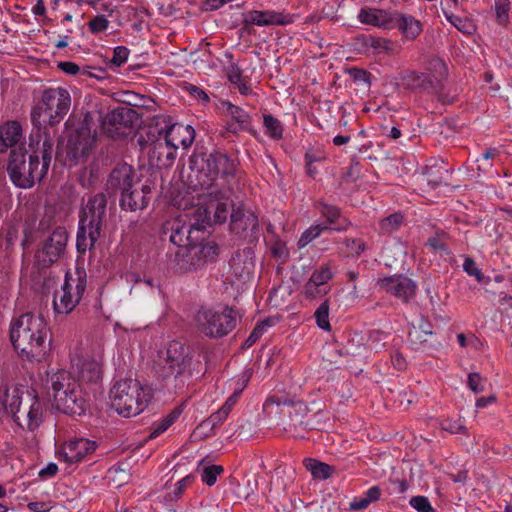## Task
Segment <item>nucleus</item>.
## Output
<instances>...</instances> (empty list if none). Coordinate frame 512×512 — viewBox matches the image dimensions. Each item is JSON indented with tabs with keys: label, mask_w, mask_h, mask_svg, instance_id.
Here are the masks:
<instances>
[{
	"label": "nucleus",
	"mask_w": 512,
	"mask_h": 512,
	"mask_svg": "<svg viewBox=\"0 0 512 512\" xmlns=\"http://www.w3.org/2000/svg\"><path fill=\"white\" fill-rule=\"evenodd\" d=\"M133 168L128 164H122L112 170L107 180V187L113 191L120 190L121 195L135 185L133 181Z\"/></svg>",
	"instance_id": "24"
},
{
	"label": "nucleus",
	"mask_w": 512,
	"mask_h": 512,
	"mask_svg": "<svg viewBox=\"0 0 512 512\" xmlns=\"http://www.w3.org/2000/svg\"><path fill=\"white\" fill-rule=\"evenodd\" d=\"M107 197L100 192L90 195L79 215L76 247L79 253L91 250L101 237L107 221Z\"/></svg>",
	"instance_id": "4"
},
{
	"label": "nucleus",
	"mask_w": 512,
	"mask_h": 512,
	"mask_svg": "<svg viewBox=\"0 0 512 512\" xmlns=\"http://www.w3.org/2000/svg\"><path fill=\"white\" fill-rule=\"evenodd\" d=\"M190 364L188 348L178 341L169 342L152 360L153 371L163 380L178 379L188 372Z\"/></svg>",
	"instance_id": "10"
},
{
	"label": "nucleus",
	"mask_w": 512,
	"mask_h": 512,
	"mask_svg": "<svg viewBox=\"0 0 512 512\" xmlns=\"http://www.w3.org/2000/svg\"><path fill=\"white\" fill-rule=\"evenodd\" d=\"M343 244L347 248L348 255L353 257H359L366 249L363 240L358 238H346Z\"/></svg>",
	"instance_id": "49"
},
{
	"label": "nucleus",
	"mask_w": 512,
	"mask_h": 512,
	"mask_svg": "<svg viewBox=\"0 0 512 512\" xmlns=\"http://www.w3.org/2000/svg\"><path fill=\"white\" fill-rule=\"evenodd\" d=\"M0 403L23 429L34 431L42 422L43 406L34 391L18 387L6 388L0 396Z\"/></svg>",
	"instance_id": "5"
},
{
	"label": "nucleus",
	"mask_w": 512,
	"mask_h": 512,
	"mask_svg": "<svg viewBox=\"0 0 512 512\" xmlns=\"http://www.w3.org/2000/svg\"><path fill=\"white\" fill-rule=\"evenodd\" d=\"M153 182L146 180L145 182L136 181L135 185L124 192L120 198V206L124 210L136 211L147 207L152 193Z\"/></svg>",
	"instance_id": "18"
},
{
	"label": "nucleus",
	"mask_w": 512,
	"mask_h": 512,
	"mask_svg": "<svg viewBox=\"0 0 512 512\" xmlns=\"http://www.w3.org/2000/svg\"><path fill=\"white\" fill-rule=\"evenodd\" d=\"M351 79L356 83H363L367 87L371 86V73L361 68H351L348 70Z\"/></svg>",
	"instance_id": "52"
},
{
	"label": "nucleus",
	"mask_w": 512,
	"mask_h": 512,
	"mask_svg": "<svg viewBox=\"0 0 512 512\" xmlns=\"http://www.w3.org/2000/svg\"><path fill=\"white\" fill-rule=\"evenodd\" d=\"M89 28L92 33H99L108 28L109 21L106 19L104 15H99L93 18L89 22Z\"/></svg>",
	"instance_id": "57"
},
{
	"label": "nucleus",
	"mask_w": 512,
	"mask_h": 512,
	"mask_svg": "<svg viewBox=\"0 0 512 512\" xmlns=\"http://www.w3.org/2000/svg\"><path fill=\"white\" fill-rule=\"evenodd\" d=\"M463 270L468 275L475 277L479 283L487 284L488 281L490 280L489 277L484 276L481 269L478 268L475 261L470 257L465 258L463 263Z\"/></svg>",
	"instance_id": "46"
},
{
	"label": "nucleus",
	"mask_w": 512,
	"mask_h": 512,
	"mask_svg": "<svg viewBox=\"0 0 512 512\" xmlns=\"http://www.w3.org/2000/svg\"><path fill=\"white\" fill-rule=\"evenodd\" d=\"M223 472V467L221 465H212L204 467L201 478L204 483L208 486H212L215 484L218 475Z\"/></svg>",
	"instance_id": "50"
},
{
	"label": "nucleus",
	"mask_w": 512,
	"mask_h": 512,
	"mask_svg": "<svg viewBox=\"0 0 512 512\" xmlns=\"http://www.w3.org/2000/svg\"><path fill=\"white\" fill-rule=\"evenodd\" d=\"M317 326L325 331L331 330V325L329 322V302L325 300L320 306L316 309L314 314Z\"/></svg>",
	"instance_id": "44"
},
{
	"label": "nucleus",
	"mask_w": 512,
	"mask_h": 512,
	"mask_svg": "<svg viewBox=\"0 0 512 512\" xmlns=\"http://www.w3.org/2000/svg\"><path fill=\"white\" fill-rule=\"evenodd\" d=\"M102 120L103 113L100 110L95 109L87 112L84 115V119L78 133L87 139L94 140L98 126L102 129Z\"/></svg>",
	"instance_id": "30"
},
{
	"label": "nucleus",
	"mask_w": 512,
	"mask_h": 512,
	"mask_svg": "<svg viewBox=\"0 0 512 512\" xmlns=\"http://www.w3.org/2000/svg\"><path fill=\"white\" fill-rule=\"evenodd\" d=\"M445 17L449 23H451L456 29H458L460 32L465 34H472L474 33L476 27L468 18L460 17L458 15H455L453 13H447L444 12Z\"/></svg>",
	"instance_id": "39"
},
{
	"label": "nucleus",
	"mask_w": 512,
	"mask_h": 512,
	"mask_svg": "<svg viewBox=\"0 0 512 512\" xmlns=\"http://www.w3.org/2000/svg\"><path fill=\"white\" fill-rule=\"evenodd\" d=\"M137 119V112L129 107H118L104 117L102 120V131L110 137L123 134L122 128H129Z\"/></svg>",
	"instance_id": "17"
},
{
	"label": "nucleus",
	"mask_w": 512,
	"mask_h": 512,
	"mask_svg": "<svg viewBox=\"0 0 512 512\" xmlns=\"http://www.w3.org/2000/svg\"><path fill=\"white\" fill-rule=\"evenodd\" d=\"M265 133L273 139L282 138L283 127L281 122L274 116L267 114L263 117Z\"/></svg>",
	"instance_id": "42"
},
{
	"label": "nucleus",
	"mask_w": 512,
	"mask_h": 512,
	"mask_svg": "<svg viewBox=\"0 0 512 512\" xmlns=\"http://www.w3.org/2000/svg\"><path fill=\"white\" fill-rule=\"evenodd\" d=\"M29 146L32 153L28 161L21 148L13 149L7 168L11 181L24 189L32 187L47 174L53 154V139L49 133L39 129L31 134Z\"/></svg>",
	"instance_id": "1"
},
{
	"label": "nucleus",
	"mask_w": 512,
	"mask_h": 512,
	"mask_svg": "<svg viewBox=\"0 0 512 512\" xmlns=\"http://www.w3.org/2000/svg\"><path fill=\"white\" fill-rule=\"evenodd\" d=\"M342 222H343V224H339L334 227H330L328 225L319 224V223H315V224L311 225L309 228H307L301 234V236L298 240V247L299 248L306 247L310 242H312L314 239L318 238L326 230H335V231L340 232V231L346 230L348 227H350L352 225V223L347 219H343Z\"/></svg>",
	"instance_id": "28"
},
{
	"label": "nucleus",
	"mask_w": 512,
	"mask_h": 512,
	"mask_svg": "<svg viewBox=\"0 0 512 512\" xmlns=\"http://www.w3.org/2000/svg\"><path fill=\"white\" fill-rule=\"evenodd\" d=\"M68 242V233L64 227H57L45 240L43 247L36 253V261L42 267H49L64 254Z\"/></svg>",
	"instance_id": "13"
},
{
	"label": "nucleus",
	"mask_w": 512,
	"mask_h": 512,
	"mask_svg": "<svg viewBox=\"0 0 512 512\" xmlns=\"http://www.w3.org/2000/svg\"><path fill=\"white\" fill-rule=\"evenodd\" d=\"M241 315L238 311L233 309H228L226 307V334L229 330H232L236 327L238 321H240Z\"/></svg>",
	"instance_id": "60"
},
{
	"label": "nucleus",
	"mask_w": 512,
	"mask_h": 512,
	"mask_svg": "<svg viewBox=\"0 0 512 512\" xmlns=\"http://www.w3.org/2000/svg\"><path fill=\"white\" fill-rule=\"evenodd\" d=\"M219 254V247L213 241L204 242V233L200 241H195L182 256L188 257L191 268H198L212 262Z\"/></svg>",
	"instance_id": "20"
},
{
	"label": "nucleus",
	"mask_w": 512,
	"mask_h": 512,
	"mask_svg": "<svg viewBox=\"0 0 512 512\" xmlns=\"http://www.w3.org/2000/svg\"><path fill=\"white\" fill-rule=\"evenodd\" d=\"M102 350L97 359H83L78 364V376L81 381L97 383L102 377Z\"/></svg>",
	"instance_id": "27"
},
{
	"label": "nucleus",
	"mask_w": 512,
	"mask_h": 512,
	"mask_svg": "<svg viewBox=\"0 0 512 512\" xmlns=\"http://www.w3.org/2000/svg\"><path fill=\"white\" fill-rule=\"evenodd\" d=\"M230 491L235 499H243L248 496V491L245 487H243L237 477L230 476L229 478Z\"/></svg>",
	"instance_id": "53"
},
{
	"label": "nucleus",
	"mask_w": 512,
	"mask_h": 512,
	"mask_svg": "<svg viewBox=\"0 0 512 512\" xmlns=\"http://www.w3.org/2000/svg\"><path fill=\"white\" fill-rule=\"evenodd\" d=\"M50 383L58 410L71 415H82L86 411L88 404L82 395L80 384L69 372L57 371L51 375Z\"/></svg>",
	"instance_id": "8"
},
{
	"label": "nucleus",
	"mask_w": 512,
	"mask_h": 512,
	"mask_svg": "<svg viewBox=\"0 0 512 512\" xmlns=\"http://www.w3.org/2000/svg\"><path fill=\"white\" fill-rule=\"evenodd\" d=\"M22 136V128L16 121H11L0 127V153L17 144Z\"/></svg>",
	"instance_id": "29"
},
{
	"label": "nucleus",
	"mask_w": 512,
	"mask_h": 512,
	"mask_svg": "<svg viewBox=\"0 0 512 512\" xmlns=\"http://www.w3.org/2000/svg\"><path fill=\"white\" fill-rule=\"evenodd\" d=\"M442 428L446 431H449L453 434H465L466 427L461 423V421L456 420H446L442 423Z\"/></svg>",
	"instance_id": "59"
},
{
	"label": "nucleus",
	"mask_w": 512,
	"mask_h": 512,
	"mask_svg": "<svg viewBox=\"0 0 512 512\" xmlns=\"http://www.w3.org/2000/svg\"><path fill=\"white\" fill-rule=\"evenodd\" d=\"M151 397L149 388L131 378L117 381L110 391L111 407L124 417L140 414L147 407Z\"/></svg>",
	"instance_id": "7"
},
{
	"label": "nucleus",
	"mask_w": 512,
	"mask_h": 512,
	"mask_svg": "<svg viewBox=\"0 0 512 512\" xmlns=\"http://www.w3.org/2000/svg\"><path fill=\"white\" fill-rule=\"evenodd\" d=\"M426 67L428 70L427 74L432 77L436 86L440 85V83L446 78L448 74L446 63L439 57H432L429 59Z\"/></svg>",
	"instance_id": "35"
},
{
	"label": "nucleus",
	"mask_w": 512,
	"mask_h": 512,
	"mask_svg": "<svg viewBox=\"0 0 512 512\" xmlns=\"http://www.w3.org/2000/svg\"><path fill=\"white\" fill-rule=\"evenodd\" d=\"M333 277V273L331 267L329 265H322L319 269L315 270L310 279H312V283L317 284L318 286H323Z\"/></svg>",
	"instance_id": "48"
},
{
	"label": "nucleus",
	"mask_w": 512,
	"mask_h": 512,
	"mask_svg": "<svg viewBox=\"0 0 512 512\" xmlns=\"http://www.w3.org/2000/svg\"><path fill=\"white\" fill-rule=\"evenodd\" d=\"M250 123V116L242 108L226 101V131L238 133Z\"/></svg>",
	"instance_id": "26"
},
{
	"label": "nucleus",
	"mask_w": 512,
	"mask_h": 512,
	"mask_svg": "<svg viewBox=\"0 0 512 512\" xmlns=\"http://www.w3.org/2000/svg\"><path fill=\"white\" fill-rule=\"evenodd\" d=\"M496 19L499 24H506L509 19L510 1L494 0Z\"/></svg>",
	"instance_id": "47"
},
{
	"label": "nucleus",
	"mask_w": 512,
	"mask_h": 512,
	"mask_svg": "<svg viewBox=\"0 0 512 512\" xmlns=\"http://www.w3.org/2000/svg\"><path fill=\"white\" fill-rule=\"evenodd\" d=\"M244 21L257 26L288 25L294 22V16L274 10H252L245 14Z\"/></svg>",
	"instance_id": "22"
},
{
	"label": "nucleus",
	"mask_w": 512,
	"mask_h": 512,
	"mask_svg": "<svg viewBox=\"0 0 512 512\" xmlns=\"http://www.w3.org/2000/svg\"><path fill=\"white\" fill-rule=\"evenodd\" d=\"M317 208L322 217L325 218L328 226L335 224L338 219H340L341 212L340 209L333 205H328L324 202H319L317 204Z\"/></svg>",
	"instance_id": "45"
},
{
	"label": "nucleus",
	"mask_w": 512,
	"mask_h": 512,
	"mask_svg": "<svg viewBox=\"0 0 512 512\" xmlns=\"http://www.w3.org/2000/svg\"><path fill=\"white\" fill-rule=\"evenodd\" d=\"M197 329L208 337L224 335L223 313L210 308H202L195 317Z\"/></svg>",
	"instance_id": "21"
},
{
	"label": "nucleus",
	"mask_w": 512,
	"mask_h": 512,
	"mask_svg": "<svg viewBox=\"0 0 512 512\" xmlns=\"http://www.w3.org/2000/svg\"><path fill=\"white\" fill-rule=\"evenodd\" d=\"M50 329L41 315L24 313L10 324V340L22 360L41 361L50 350Z\"/></svg>",
	"instance_id": "2"
},
{
	"label": "nucleus",
	"mask_w": 512,
	"mask_h": 512,
	"mask_svg": "<svg viewBox=\"0 0 512 512\" xmlns=\"http://www.w3.org/2000/svg\"><path fill=\"white\" fill-rule=\"evenodd\" d=\"M181 410L176 408L172 410L166 417H164L159 424H157L149 435L150 439L158 437L161 433L166 431L180 416Z\"/></svg>",
	"instance_id": "43"
},
{
	"label": "nucleus",
	"mask_w": 512,
	"mask_h": 512,
	"mask_svg": "<svg viewBox=\"0 0 512 512\" xmlns=\"http://www.w3.org/2000/svg\"><path fill=\"white\" fill-rule=\"evenodd\" d=\"M272 325L273 322L269 318L261 322H258L254 329L252 330V332L250 333L249 337L242 344L241 348L246 349L251 347L266 332L267 328L271 327Z\"/></svg>",
	"instance_id": "41"
},
{
	"label": "nucleus",
	"mask_w": 512,
	"mask_h": 512,
	"mask_svg": "<svg viewBox=\"0 0 512 512\" xmlns=\"http://www.w3.org/2000/svg\"><path fill=\"white\" fill-rule=\"evenodd\" d=\"M223 213L224 208L221 203L193 207L186 213L189 223L180 218L174 219L165 224L164 234H168L170 242L186 252L195 241L202 239V234L207 227L213 223L223 222Z\"/></svg>",
	"instance_id": "3"
},
{
	"label": "nucleus",
	"mask_w": 512,
	"mask_h": 512,
	"mask_svg": "<svg viewBox=\"0 0 512 512\" xmlns=\"http://www.w3.org/2000/svg\"><path fill=\"white\" fill-rule=\"evenodd\" d=\"M394 27L399 30L408 39H415L422 31L421 23L412 16H404L395 12Z\"/></svg>",
	"instance_id": "33"
},
{
	"label": "nucleus",
	"mask_w": 512,
	"mask_h": 512,
	"mask_svg": "<svg viewBox=\"0 0 512 512\" xmlns=\"http://www.w3.org/2000/svg\"><path fill=\"white\" fill-rule=\"evenodd\" d=\"M58 67L65 73L69 74V75H76L79 70H80V67L74 63V62H70V61H66V62H60L58 64Z\"/></svg>",
	"instance_id": "64"
},
{
	"label": "nucleus",
	"mask_w": 512,
	"mask_h": 512,
	"mask_svg": "<svg viewBox=\"0 0 512 512\" xmlns=\"http://www.w3.org/2000/svg\"><path fill=\"white\" fill-rule=\"evenodd\" d=\"M71 106V97L65 88H49L42 94L41 105L34 108L31 112V120L36 127L48 133L46 127L42 128V123L48 121L53 126L59 123L69 112Z\"/></svg>",
	"instance_id": "9"
},
{
	"label": "nucleus",
	"mask_w": 512,
	"mask_h": 512,
	"mask_svg": "<svg viewBox=\"0 0 512 512\" xmlns=\"http://www.w3.org/2000/svg\"><path fill=\"white\" fill-rule=\"evenodd\" d=\"M250 379L251 372L244 370L238 376L228 380L226 389L229 391V396L226 398V415L237 405Z\"/></svg>",
	"instance_id": "25"
},
{
	"label": "nucleus",
	"mask_w": 512,
	"mask_h": 512,
	"mask_svg": "<svg viewBox=\"0 0 512 512\" xmlns=\"http://www.w3.org/2000/svg\"><path fill=\"white\" fill-rule=\"evenodd\" d=\"M406 83L412 89H433L437 86L430 75L423 72H410L406 76Z\"/></svg>",
	"instance_id": "36"
},
{
	"label": "nucleus",
	"mask_w": 512,
	"mask_h": 512,
	"mask_svg": "<svg viewBox=\"0 0 512 512\" xmlns=\"http://www.w3.org/2000/svg\"><path fill=\"white\" fill-rule=\"evenodd\" d=\"M86 273L76 269L75 272H67L61 290L54 296L53 306L57 313L68 314L80 302L86 289Z\"/></svg>",
	"instance_id": "11"
},
{
	"label": "nucleus",
	"mask_w": 512,
	"mask_h": 512,
	"mask_svg": "<svg viewBox=\"0 0 512 512\" xmlns=\"http://www.w3.org/2000/svg\"><path fill=\"white\" fill-rule=\"evenodd\" d=\"M410 505L418 512H433V507L425 496L412 497L410 499Z\"/></svg>",
	"instance_id": "54"
},
{
	"label": "nucleus",
	"mask_w": 512,
	"mask_h": 512,
	"mask_svg": "<svg viewBox=\"0 0 512 512\" xmlns=\"http://www.w3.org/2000/svg\"><path fill=\"white\" fill-rule=\"evenodd\" d=\"M186 90L189 92V94L191 96H193L194 98H197L199 100H202L203 102H207L208 101V95L205 93V91H203L201 88L193 85V84H188L186 86Z\"/></svg>",
	"instance_id": "62"
},
{
	"label": "nucleus",
	"mask_w": 512,
	"mask_h": 512,
	"mask_svg": "<svg viewBox=\"0 0 512 512\" xmlns=\"http://www.w3.org/2000/svg\"><path fill=\"white\" fill-rule=\"evenodd\" d=\"M327 290L322 289L321 286H318L317 284L312 283V279L309 278V280L304 285V294L307 298H315L317 296H320L321 294H326Z\"/></svg>",
	"instance_id": "58"
},
{
	"label": "nucleus",
	"mask_w": 512,
	"mask_h": 512,
	"mask_svg": "<svg viewBox=\"0 0 512 512\" xmlns=\"http://www.w3.org/2000/svg\"><path fill=\"white\" fill-rule=\"evenodd\" d=\"M391 363L395 369L402 371L406 369L407 363L403 355L399 351H394L391 354Z\"/></svg>",
	"instance_id": "61"
},
{
	"label": "nucleus",
	"mask_w": 512,
	"mask_h": 512,
	"mask_svg": "<svg viewBox=\"0 0 512 512\" xmlns=\"http://www.w3.org/2000/svg\"><path fill=\"white\" fill-rule=\"evenodd\" d=\"M160 121L165 124V127L161 128L158 132L162 133L163 137L176 149V151L179 146H182L184 149L191 146L195 138V131L191 126L171 123L169 116L158 117L157 125Z\"/></svg>",
	"instance_id": "14"
},
{
	"label": "nucleus",
	"mask_w": 512,
	"mask_h": 512,
	"mask_svg": "<svg viewBox=\"0 0 512 512\" xmlns=\"http://www.w3.org/2000/svg\"><path fill=\"white\" fill-rule=\"evenodd\" d=\"M235 198L237 201L231 200L229 231L236 237L245 239L252 236L258 228V217L238 194Z\"/></svg>",
	"instance_id": "12"
},
{
	"label": "nucleus",
	"mask_w": 512,
	"mask_h": 512,
	"mask_svg": "<svg viewBox=\"0 0 512 512\" xmlns=\"http://www.w3.org/2000/svg\"><path fill=\"white\" fill-rule=\"evenodd\" d=\"M224 156L220 152L210 153L208 155L195 156L190 161L189 172L185 176V184L189 189H205L208 195L214 200L210 201L214 205L222 202L223 193L220 190H214L216 180L220 173V165ZM184 178V175H182Z\"/></svg>",
	"instance_id": "6"
},
{
	"label": "nucleus",
	"mask_w": 512,
	"mask_h": 512,
	"mask_svg": "<svg viewBox=\"0 0 512 512\" xmlns=\"http://www.w3.org/2000/svg\"><path fill=\"white\" fill-rule=\"evenodd\" d=\"M403 221V216L401 214L395 213L391 214L388 217L381 220L380 225L381 229L387 233H391L398 229Z\"/></svg>",
	"instance_id": "51"
},
{
	"label": "nucleus",
	"mask_w": 512,
	"mask_h": 512,
	"mask_svg": "<svg viewBox=\"0 0 512 512\" xmlns=\"http://www.w3.org/2000/svg\"><path fill=\"white\" fill-rule=\"evenodd\" d=\"M145 149L147 150L148 162L152 167L167 169L174 164L177 151L168 143L162 133L158 132V137L147 143Z\"/></svg>",
	"instance_id": "16"
},
{
	"label": "nucleus",
	"mask_w": 512,
	"mask_h": 512,
	"mask_svg": "<svg viewBox=\"0 0 512 512\" xmlns=\"http://www.w3.org/2000/svg\"><path fill=\"white\" fill-rule=\"evenodd\" d=\"M357 18L362 24L391 29L394 28L395 12L364 7L359 11Z\"/></svg>",
	"instance_id": "23"
},
{
	"label": "nucleus",
	"mask_w": 512,
	"mask_h": 512,
	"mask_svg": "<svg viewBox=\"0 0 512 512\" xmlns=\"http://www.w3.org/2000/svg\"><path fill=\"white\" fill-rule=\"evenodd\" d=\"M431 324L422 318L418 327L413 326L408 333L409 341L415 348H427L428 337L432 336Z\"/></svg>",
	"instance_id": "32"
},
{
	"label": "nucleus",
	"mask_w": 512,
	"mask_h": 512,
	"mask_svg": "<svg viewBox=\"0 0 512 512\" xmlns=\"http://www.w3.org/2000/svg\"><path fill=\"white\" fill-rule=\"evenodd\" d=\"M307 469H309L313 475V477L318 479H327L332 475V467L328 464L313 460L307 459L305 461Z\"/></svg>",
	"instance_id": "40"
},
{
	"label": "nucleus",
	"mask_w": 512,
	"mask_h": 512,
	"mask_svg": "<svg viewBox=\"0 0 512 512\" xmlns=\"http://www.w3.org/2000/svg\"><path fill=\"white\" fill-rule=\"evenodd\" d=\"M377 286L380 290L395 296L404 303L413 299L417 290V284L411 278L402 274L379 278Z\"/></svg>",
	"instance_id": "15"
},
{
	"label": "nucleus",
	"mask_w": 512,
	"mask_h": 512,
	"mask_svg": "<svg viewBox=\"0 0 512 512\" xmlns=\"http://www.w3.org/2000/svg\"><path fill=\"white\" fill-rule=\"evenodd\" d=\"M362 43L366 48H371L374 54L391 55L397 52L395 43L385 38L368 35L363 37Z\"/></svg>",
	"instance_id": "34"
},
{
	"label": "nucleus",
	"mask_w": 512,
	"mask_h": 512,
	"mask_svg": "<svg viewBox=\"0 0 512 512\" xmlns=\"http://www.w3.org/2000/svg\"><path fill=\"white\" fill-rule=\"evenodd\" d=\"M467 385L476 394L484 391V380L477 372L468 374Z\"/></svg>",
	"instance_id": "55"
},
{
	"label": "nucleus",
	"mask_w": 512,
	"mask_h": 512,
	"mask_svg": "<svg viewBox=\"0 0 512 512\" xmlns=\"http://www.w3.org/2000/svg\"><path fill=\"white\" fill-rule=\"evenodd\" d=\"M391 335L380 330H372L367 338V346L370 350L378 353L383 351L390 339Z\"/></svg>",
	"instance_id": "37"
},
{
	"label": "nucleus",
	"mask_w": 512,
	"mask_h": 512,
	"mask_svg": "<svg viewBox=\"0 0 512 512\" xmlns=\"http://www.w3.org/2000/svg\"><path fill=\"white\" fill-rule=\"evenodd\" d=\"M97 448V444L86 438L70 439L64 443L57 453L59 461L68 464L80 462L85 456L93 453Z\"/></svg>",
	"instance_id": "19"
},
{
	"label": "nucleus",
	"mask_w": 512,
	"mask_h": 512,
	"mask_svg": "<svg viewBox=\"0 0 512 512\" xmlns=\"http://www.w3.org/2000/svg\"><path fill=\"white\" fill-rule=\"evenodd\" d=\"M129 56V50L125 46H117L114 48L113 57L111 59V64L120 67L123 65Z\"/></svg>",
	"instance_id": "56"
},
{
	"label": "nucleus",
	"mask_w": 512,
	"mask_h": 512,
	"mask_svg": "<svg viewBox=\"0 0 512 512\" xmlns=\"http://www.w3.org/2000/svg\"><path fill=\"white\" fill-rule=\"evenodd\" d=\"M194 477L193 476H186L180 481H178L175 485L174 494L176 497H179L182 495L184 490L193 482Z\"/></svg>",
	"instance_id": "63"
},
{
	"label": "nucleus",
	"mask_w": 512,
	"mask_h": 512,
	"mask_svg": "<svg viewBox=\"0 0 512 512\" xmlns=\"http://www.w3.org/2000/svg\"><path fill=\"white\" fill-rule=\"evenodd\" d=\"M230 167H234V164L233 162L230 163L226 158V184L229 186L228 188L232 193H240L242 188L245 186L242 172L234 171L231 173Z\"/></svg>",
	"instance_id": "38"
},
{
	"label": "nucleus",
	"mask_w": 512,
	"mask_h": 512,
	"mask_svg": "<svg viewBox=\"0 0 512 512\" xmlns=\"http://www.w3.org/2000/svg\"><path fill=\"white\" fill-rule=\"evenodd\" d=\"M226 78L229 80L231 87L237 89L241 95L247 96L251 94L252 89L249 80L242 75V70L237 64L231 63L226 68Z\"/></svg>",
	"instance_id": "31"
}]
</instances>
